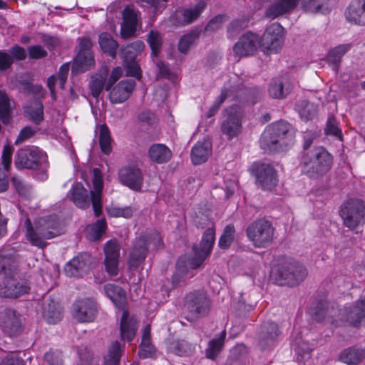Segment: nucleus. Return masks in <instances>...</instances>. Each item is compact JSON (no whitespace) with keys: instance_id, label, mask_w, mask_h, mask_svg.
Returning a JSON list of instances; mask_svg holds the SVG:
<instances>
[{"instance_id":"nucleus-1","label":"nucleus","mask_w":365,"mask_h":365,"mask_svg":"<svg viewBox=\"0 0 365 365\" xmlns=\"http://www.w3.org/2000/svg\"><path fill=\"white\" fill-rule=\"evenodd\" d=\"M25 239L33 246L43 249L47 240L61 234L58 218L56 215L41 217L34 223L26 218L24 224Z\"/></svg>"},{"instance_id":"nucleus-2","label":"nucleus","mask_w":365,"mask_h":365,"mask_svg":"<svg viewBox=\"0 0 365 365\" xmlns=\"http://www.w3.org/2000/svg\"><path fill=\"white\" fill-rule=\"evenodd\" d=\"M215 242V229L207 228L202 237L199 247H194L195 257L187 259L185 257H180L177 262V271L172 277L171 287H167L165 291L177 287L182 280L183 276L189 269H197L210 255Z\"/></svg>"},{"instance_id":"nucleus-3","label":"nucleus","mask_w":365,"mask_h":365,"mask_svg":"<svg viewBox=\"0 0 365 365\" xmlns=\"http://www.w3.org/2000/svg\"><path fill=\"white\" fill-rule=\"evenodd\" d=\"M92 187L90 191L91 198L88 191L81 182L74 184L68 192L70 199L75 205L81 208L90 206L91 201L95 215L98 217L102 212V190L103 181L101 171L98 168L93 170Z\"/></svg>"},{"instance_id":"nucleus-4","label":"nucleus","mask_w":365,"mask_h":365,"mask_svg":"<svg viewBox=\"0 0 365 365\" xmlns=\"http://www.w3.org/2000/svg\"><path fill=\"white\" fill-rule=\"evenodd\" d=\"M294 141V133L290 125L280 120L268 125L261 135L260 147L265 152L283 151Z\"/></svg>"},{"instance_id":"nucleus-5","label":"nucleus","mask_w":365,"mask_h":365,"mask_svg":"<svg viewBox=\"0 0 365 365\" xmlns=\"http://www.w3.org/2000/svg\"><path fill=\"white\" fill-rule=\"evenodd\" d=\"M15 260L11 255L0 253V272L5 276L0 282V296L8 298H17L29 289L28 282L15 277Z\"/></svg>"},{"instance_id":"nucleus-6","label":"nucleus","mask_w":365,"mask_h":365,"mask_svg":"<svg viewBox=\"0 0 365 365\" xmlns=\"http://www.w3.org/2000/svg\"><path fill=\"white\" fill-rule=\"evenodd\" d=\"M332 156L323 147H316L304 151L300 167L302 173L311 179H318L327 174L331 169Z\"/></svg>"},{"instance_id":"nucleus-7","label":"nucleus","mask_w":365,"mask_h":365,"mask_svg":"<svg viewBox=\"0 0 365 365\" xmlns=\"http://www.w3.org/2000/svg\"><path fill=\"white\" fill-rule=\"evenodd\" d=\"M14 165L18 169L34 170V177L38 180L44 181L48 177L47 155L37 147H26L18 150Z\"/></svg>"},{"instance_id":"nucleus-8","label":"nucleus","mask_w":365,"mask_h":365,"mask_svg":"<svg viewBox=\"0 0 365 365\" xmlns=\"http://www.w3.org/2000/svg\"><path fill=\"white\" fill-rule=\"evenodd\" d=\"M104 292L118 309L123 310L120 320V336L123 340L131 341L135 336L138 325L136 319L133 317H130L128 311L124 310L125 291L115 284H107L104 286Z\"/></svg>"},{"instance_id":"nucleus-9","label":"nucleus","mask_w":365,"mask_h":365,"mask_svg":"<svg viewBox=\"0 0 365 365\" xmlns=\"http://www.w3.org/2000/svg\"><path fill=\"white\" fill-rule=\"evenodd\" d=\"M307 269L291 259L282 260L271 271V277L279 285L296 286L307 277Z\"/></svg>"},{"instance_id":"nucleus-10","label":"nucleus","mask_w":365,"mask_h":365,"mask_svg":"<svg viewBox=\"0 0 365 365\" xmlns=\"http://www.w3.org/2000/svg\"><path fill=\"white\" fill-rule=\"evenodd\" d=\"M153 245L158 248L161 245V238L157 232L143 235L137 238L133 242L128 262L131 269H136L145 260L148 250V246Z\"/></svg>"},{"instance_id":"nucleus-11","label":"nucleus","mask_w":365,"mask_h":365,"mask_svg":"<svg viewBox=\"0 0 365 365\" xmlns=\"http://www.w3.org/2000/svg\"><path fill=\"white\" fill-rule=\"evenodd\" d=\"M248 239L255 247L269 246L273 239L274 228L272 223L265 219H259L252 222L246 230Z\"/></svg>"},{"instance_id":"nucleus-12","label":"nucleus","mask_w":365,"mask_h":365,"mask_svg":"<svg viewBox=\"0 0 365 365\" xmlns=\"http://www.w3.org/2000/svg\"><path fill=\"white\" fill-rule=\"evenodd\" d=\"M340 215L343 224L350 230H355L365 224V202L358 199H350L341 206Z\"/></svg>"},{"instance_id":"nucleus-13","label":"nucleus","mask_w":365,"mask_h":365,"mask_svg":"<svg viewBox=\"0 0 365 365\" xmlns=\"http://www.w3.org/2000/svg\"><path fill=\"white\" fill-rule=\"evenodd\" d=\"M284 32L279 24H271L260 38L261 49L264 53H278L284 43Z\"/></svg>"},{"instance_id":"nucleus-14","label":"nucleus","mask_w":365,"mask_h":365,"mask_svg":"<svg viewBox=\"0 0 365 365\" xmlns=\"http://www.w3.org/2000/svg\"><path fill=\"white\" fill-rule=\"evenodd\" d=\"M185 307L192 319H198L208 314L210 302L203 292H190L185 298Z\"/></svg>"},{"instance_id":"nucleus-15","label":"nucleus","mask_w":365,"mask_h":365,"mask_svg":"<svg viewBox=\"0 0 365 365\" xmlns=\"http://www.w3.org/2000/svg\"><path fill=\"white\" fill-rule=\"evenodd\" d=\"M252 175L256 179L257 185L264 190H272L278 183L277 170L270 164H254Z\"/></svg>"},{"instance_id":"nucleus-16","label":"nucleus","mask_w":365,"mask_h":365,"mask_svg":"<svg viewBox=\"0 0 365 365\" xmlns=\"http://www.w3.org/2000/svg\"><path fill=\"white\" fill-rule=\"evenodd\" d=\"M92 46V41L89 38L85 37L81 39L79 51L72 66V73H83L94 66Z\"/></svg>"},{"instance_id":"nucleus-17","label":"nucleus","mask_w":365,"mask_h":365,"mask_svg":"<svg viewBox=\"0 0 365 365\" xmlns=\"http://www.w3.org/2000/svg\"><path fill=\"white\" fill-rule=\"evenodd\" d=\"M261 48L260 38L254 33L247 32L240 37L233 46V52L236 61L241 58L253 55Z\"/></svg>"},{"instance_id":"nucleus-18","label":"nucleus","mask_w":365,"mask_h":365,"mask_svg":"<svg viewBox=\"0 0 365 365\" xmlns=\"http://www.w3.org/2000/svg\"><path fill=\"white\" fill-rule=\"evenodd\" d=\"M227 117L221 125V130L229 140L237 137L242 131L241 119L242 113L237 106H233L226 110Z\"/></svg>"},{"instance_id":"nucleus-19","label":"nucleus","mask_w":365,"mask_h":365,"mask_svg":"<svg viewBox=\"0 0 365 365\" xmlns=\"http://www.w3.org/2000/svg\"><path fill=\"white\" fill-rule=\"evenodd\" d=\"M120 245L116 240H110L104 245V265L107 273L115 276L118 272Z\"/></svg>"},{"instance_id":"nucleus-20","label":"nucleus","mask_w":365,"mask_h":365,"mask_svg":"<svg viewBox=\"0 0 365 365\" xmlns=\"http://www.w3.org/2000/svg\"><path fill=\"white\" fill-rule=\"evenodd\" d=\"M96 314V303L92 299H83L77 301L73 305V317L79 322H92L94 320Z\"/></svg>"},{"instance_id":"nucleus-21","label":"nucleus","mask_w":365,"mask_h":365,"mask_svg":"<svg viewBox=\"0 0 365 365\" xmlns=\"http://www.w3.org/2000/svg\"><path fill=\"white\" fill-rule=\"evenodd\" d=\"M92 262V257L89 254L83 253L69 261L65 266L64 272L68 277H82L90 269Z\"/></svg>"},{"instance_id":"nucleus-22","label":"nucleus","mask_w":365,"mask_h":365,"mask_svg":"<svg viewBox=\"0 0 365 365\" xmlns=\"http://www.w3.org/2000/svg\"><path fill=\"white\" fill-rule=\"evenodd\" d=\"M0 326L9 336H14L21 331V316L14 310L6 309L0 313Z\"/></svg>"},{"instance_id":"nucleus-23","label":"nucleus","mask_w":365,"mask_h":365,"mask_svg":"<svg viewBox=\"0 0 365 365\" xmlns=\"http://www.w3.org/2000/svg\"><path fill=\"white\" fill-rule=\"evenodd\" d=\"M294 86V82L289 77L279 76L271 81L268 92L272 98L282 99L292 92Z\"/></svg>"},{"instance_id":"nucleus-24","label":"nucleus","mask_w":365,"mask_h":365,"mask_svg":"<svg viewBox=\"0 0 365 365\" xmlns=\"http://www.w3.org/2000/svg\"><path fill=\"white\" fill-rule=\"evenodd\" d=\"M119 179L122 184L134 190L142 188L143 178L140 170L136 166H127L119 171Z\"/></svg>"},{"instance_id":"nucleus-25","label":"nucleus","mask_w":365,"mask_h":365,"mask_svg":"<svg viewBox=\"0 0 365 365\" xmlns=\"http://www.w3.org/2000/svg\"><path fill=\"white\" fill-rule=\"evenodd\" d=\"M339 318L354 327L365 323V299L357 302L353 307L340 310Z\"/></svg>"},{"instance_id":"nucleus-26","label":"nucleus","mask_w":365,"mask_h":365,"mask_svg":"<svg viewBox=\"0 0 365 365\" xmlns=\"http://www.w3.org/2000/svg\"><path fill=\"white\" fill-rule=\"evenodd\" d=\"M205 4L199 2L195 6L178 11L171 16L172 22L175 25H186L195 21L204 11Z\"/></svg>"},{"instance_id":"nucleus-27","label":"nucleus","mask_w":365,"mask_h":365,"mask_svg":"<svg viewBox=\"0 0 365 365\" xmlns=\"http://www.w3.org/2000/svg\"><path fill=\"white\" fill-rule=\"evenodd\" d=\"M135 87V81L126 79L120 81L110 92V100L113 103H122L128 99Z\"/></svg>"},{"instance_id":"nucleus-28","label":"nucleus","mask_w":365,"mask_h":365,"mask_svg":"<svg viewBox=\"0 0 365 365\" xmlns=\"http://www.w3.org/2000/svg\"><path fill=\"white\" fill-rule=\"evenodd\" d=\"M121 35L123 38L132 36L136 29L138 21V11L130 6H126L123 12Z\"/></svg>"},{"instance_id":"nucleus-29","label":"nucleus","mask_w":365,"mask_h":365,"mask_svg":"<svg viewBox=\"0 0 365 365\" xmlns=\"http://www.w3.org/2000/svg\"><path fill=\"white\" fill-rule=\"evenodd\" d=\"M348 21L358 25L365 24V0L353 1L345 13Z\"/></svg>"},{"instance_id":"nucleus-30","label":"nucleus","mask_w":365,"mask_h":365,"mask_svg":"<svg viewBox=\"0 0 365 365\" xmlns=\"http://www.w3.org/2000/svg\"><path fill=\"white\" fill-rule=\"evenodd\" d=\"M212 143L210 140L204 139L198 141L192 148L191 152L192 161L195 165L205 163L211 154Z\"/></svg>"},{"instance_id":"nucleus-31","label":"nucleus","mask_w":365,"mask_h":365,"mask_svg":"<svg viewBox=\"0 0 365 365\" xmlns=\"http://www.w3.org/2000/svg\"><path fill=\"white\" fill-rule=\"evenodd\" d=\"M299 0H276L267 9L266 15L274 19L292 11L297 5Z\"/></svg>"},{"instance_id":"nucleus-32","label":"nucleus","mask_w":365,"mask_h":365,"mask_svg":"<svg viewBox=\"0 0 365 365\" xmlns=\"http://www.w3.org/2000/svg\"><path fill=\"white\" fill-rule=\"evenodd\" d=\"M108 72V68L104 66L101 68L98 72L91 76L89 86L91 94L94 98H98L103 88H106Z\"/></svg>"},{"instance_id":"nucleus-33","label":"nucleus","mask_w":365,"mask_h":365,"mask_svg":"<svg viewBox=\"0 0 365 365\" xmlns=\"http://www.w3.org/2000/svg\"><path fill=\"white\" fill-rule=\"evenodd\" d=\"M278 336V327L274 322H266L262 326V330L259 334L260 345L265 346L272 344Z\"/></svg>"},{"instance_id":"nucleus-34","label":"nucleus","mask_w":365,"mask_h":365,"mask_svg":"<svg viewBox=\"0 0 365 365\" xmlns=\"http://www.w3.org/2000/svg\"><path fill=\"white\" fill-rule=\"evenodd\" d=\"M350 48L351 44H341L331 48L328 53L327 56V61L335 72L339 69L342 57Z\"/></svg>"},{"instance_id":"nucleus-35","label":"nucleus","mask_w":365,"mask_h":365,"mask_svg":"<svg viewBox=\"0 0 365 365\" xmlns=\"http://www.w3.org/2000/svg\"><path fill=\"white\" fill-rule=\"evenodd\" d=\"M150 327L147 325L143 329L142 341L140 346L138 356L142 359L153 358L155 354V349L150 342Z\"/></svg>"},{"instance_id":"nucleus-36","label":"nucleus","mask_w":365,"mask_h":365,"mask_svg":"<svg viewBox=\"0 0 365 365\" xmlns=\"http://www.w3.org/2000/svg\"><path fill=\"white\" fill-rule=\"evenodd\" d=\"M364 357V350L355 346L344 349L340 356L341 361L348 365H356Z\"/></svg>"},{"instance_id":"nucleus-37","label":"nucleus","mask_w":365,"mask_h":365,"mask_svg":"<svg viewBox=\"0 0 365 365\" xmlns=\"http://www.w3.org/2000/svg\"><path fill=\"white\" fill-rule=\"evenodd\" d=\"M148 153L150 159L157 163H166L171 158L170 150L163 144L153 145Z\"/></svg>"},{"instance_id":"nucleus-38","label":"nucleus","mask_w":365,"mask_h":365,"mask_svg":"<svg viewBox=\"0 0 365 365\" xmlns=\"http://www.w3.org/2000/svg\"><path fill=\"white\" fill-rule=\"evenodd\" d=\"M26 115L34 123L38 125L43 120V106L39 101H34L25 108Z\"/></svg>"},{"instance_id":"nucleus-39","label":"nucleus","mask_w":365,"mask_h":365,"mask_svg":"<svg viewBox=\"0 0 365 365\" xmlns=\"http://www.w3.org/2000/svg\"><path fill=\"white\" fill-rule=\"evenodd\" d=\"M145 48V44L141 41H134L121 48V55L124 61L135 60V57L140 53Z\"/></svg>"},{"instance_id":"nucleus-40","label":"nucleus","mask_w":365,"mask_h":365,"mask_svg":"<svg viewBox=\"0 0 365 365\" xmlns=\"http://www.w3.org/2000/svg\"><path fill=\"white\" fill-rule=\"evenodd\" d=\"M226 337V331L223 330L219 336L211 340L206 350V356L207 358L214 359L221 351Z\"/></svg>"},{"instance_id":"nucleus-41","label":"nucleus","mask_w":365,"mask_h":365,"mask_svg":"<svg viewBox=\"0 0 365 365\" xmlns=\"http://www.w3.org/2000/svg\"><path fill=\"white\" fill-rule=\"evenodd\" d=\"M13 102L4 91H0V118L4 123H8L11 118Z\"/></svg>"},{"instance_id":"nucleus-42","label":"nucleus","mask_w":365,"mask_h":365,"mask_svg":"<svg viewBox=\"0 0 365 365\" xmlns=\"http://www.w3.org/2000/svg\"><path fill=\"white\" fill-rule=\"evenodd\" d=\"M296 109L299 115L304 120H309L313 119L317 113V107L312 103L302 101L299 102Z\"/></svg>"},{"instance_id":"nucleus-43","label":"nucleus","mask_w":365,"mask_h":365,"mask_svg":"<svg viewBox=\"0 0 365 365\" xmlns=\"http://www.w3.org/2000/svg\"><path fill=\"white\" fill-rule=\"evenodd\" d=\"M99 44L104 53L112 57L115 56L118 48L117 42L107 33H103L99 36Z\"/></svg>"},{"instance_id":"nucleus-44","label":"nucleus","mask_w":365,"mask_h":365,"mask_svg":"<svg viewBox=\"0 0 365 365\" xmlns=\"http://www.w3.org/2000/svg\"><path fill=\"white\" fill-rule=\"evenodd\" d=\"M123 349L118 341H115L110 347L108 354L104 357L103 365H119Z\"/></svg>"},{"instance_id":"nucleus-45","label":"nucleus","mask_w":365,"mask_h":365,"mask_svg":"<svg viewBox=\"0 0 365 365\" xmlns=\"http://www.w3.org/2000/svg\"><path fill=\"white\" fill-rule=\"evenodd\" d=\"M99 143L103 153L108 155L111 152V138L108 128L103 124L99 127Z\"/></svg>"},{"instance_id":"nucleus-46","label":"nucleus","mask_w":365,"mask_h":365,"mask_svg":"<svg viewBox=\"0 0 365 365\" xmlns=\"http://www.w3.org/2000/svg\"><path fill=\"white\" fill-rule=\"evenodd\" d=\"M198 37L199 34L196 31H192L181 36L178 46V51L182 53H187Z\"/></svg>"},{"instance_id":"nucleus-47","label":"nucleus","mask_w":365,"mask_h":365,"mask_svg":"<svg viewBox=\"0 0 365 365\" xmlns=\"http://www.w3.org/2000/svg\"><path fill=\"white\" fill-rule=\"evenodd\" d=\"M106 223L105 220H98L96 223L88 227V235L91 240H98L105 233Z\"/></svg>"},{"instance_id":"nucleus-48","label":"nucleus","mask_w":365,"mask_h":365,"mask_svg":"<svg viewBox=\"0 0 365 365\" xmlns=\"http://www.w3.org/2000/svg\"><path fill=\"white\" fill-rule=\"evenodd\" d=\"M235 237V230L233 225H227L219 240L220 248L226 249L233 242Z\"/></svg>"},{"instance_id":"nucleus-49","label":"nucleus","mask_w":365,"mask_h":365,"mask_svg":"<svg viewBox=\"0 0 365 365\" xmlns=\"http://www.w3.org/2000/svg\"><path fill=\"white\" fill-rule=\"evenodd\" d=\"M148 42L152 51V54L157 57L160 51L162 46V37L155 31H151L148 36Z\"/></svg>"},{"instance_id":"nucleus-50","label":"nucleus","mask_w":365,"mask_h":365,"mask_svg":"<svg viewBox=\"0 0 365 365\" xmlns=\"http://www.w3.org/2000/svg\"><path fill=\"white\" fill-rule=\"evenodd\" d=\"M11 182L19 195L29 197L31 194V187L21 178L14 176L11 179Z\"/></svg>"},{"instance_id":"nucleus-51","label":"nucleus","mask_w":365,"mask_h":365,"mask_svg":"<svg viewBox=\"0 0 365 365\" xmlns=\"http://www.w3.org/2000/svg\"><path fill=\"white\" fill-rule=\"evenodd\" d=\"M43 314L48 324H56L62 318L61 311L58 310L54 305L53 306L52 309L49 308L48 310H46L44 308Z\"/></svg>"},{"instance_id":"nucleus-52","label":"nucleus","mask_w":365,"mask_h":365,"mask_svg":"<svg viewBox=\"0 0 365 365\" xmlns=\"http://www.w3.org/2000/svg\"><path fill=\"white\" fill-rule=\"evenodd\" d=\"M193 346L186 341H178L175 346L174 352L178 356L189 355L193 351Z\"/></svg>"},{"instance_id":"nucleus-53","label":"nucleus","mask_w":365,"mask_h":365,"mask_svg":"<svg viewBox=\"0 0 365 365\" xmlns=\"http://www.w3.org/2000/svg\"><path fill=\"white\" fill-rule=\"evenodd\" d=\"M312 347L306 346L304 342L299 344L296 348V352L298 355L297 359L299 361H305L310 359Z\"/></svg>"},{"instance_id":"nucleus-54","label":"nucleus","mask_w":365,"mask_h":365,"mask_svg":"<svg viewBox=\"0 0 365 365\" xmlns=\"http://www.w3.org/2000/svg\"><path fill=\"white\" fill-rule=\"evenodd\" d=\"M125 66L127 68V76L135 77L138 79L141 77L140 69L135 60L124 61Z\"/></svg>"},{"instance_id":"nucleus-55","label":"nucleus","mask_w":365,"mask_h":365,"mask_svg":"<svg viewBox=\"0 0 365 365\" xmlns=\"http://www.w3.org/2000/svg\"><path fill=\"white\" fill-rule=\"evenodd\" d=\"M13 148L10 145H5L2 152V164L4 165V170H9L11 163V157L13 153Z\"/></svg>"},{"instance_id":"nucleus-56","label":"nucleus","mask_w":365,"mask_h":365,"mask_svg":"<svg viewBox=\"0 0 365 365\" xmlns=\"http://www.w3.org/2000/svg\"><path fill=\"white\" fill-rule=\"evenodd\" d=\"M123 69L122 68L117 66L114 68L110 73V76L106 84V91H108L111 89L114 83L122 76Z\"/></svg>"},{"instance_id":"nucleus-57","label":"nucleus","mask_w":365,"mask_h":365,"mask_svg":"<svg viewBox=\"0 0 365 365\" xmlns=\"http://www.w3.org/2000/svg\"><path fill=\"white\" fill-rule=\"evenodd\" d=\"M28 52L29 58L32 59H39L47 56V51L39 45L30 46Z\"/></svg>"},{"instance_id":"nucleus-58","label":"nucleus","mask_w":365,"mask_h":365,"mask_svg":"<svg viewBox=\"0 0 365 365\" xmlns=\"http://www.w3.org/2000/svg\"><path fill=\"white\" fill-rule=\"evenodd\" d=\"M302 5L306 12L314 14L320 10L322 1L320 0H309L308 1L303 0Z\"/></svg>"},{"instance_id":"nucleus-59","label":"nucleus","mask_w":365,"mask_h":365,"mask_svg":"<svg viewBox=\"0 0 365 365\" xmlns=\"http://www.w3.org/2000/svg\"><path fill=\"white\" fill-rule=\"evenodd\" d=\"M0 365H24V361L15 352L7 354L0 363Z\"/></svg>"},{"instance_id":"nucleus-60","label":"nucleus","mask_w":365,"mask_h":365,"mask_svg":"<svg viewBox=\"0 0 365 365\" xmlns=\"http://www.w3.org/2000/svg\"><path fill=\"white\" fill-rule=\"evenodd\" d=\"M326 131L328 134L333 135L338 137L340 140L342 139L341 133L339 128L338 123L336 120L331 118L327 121Z\"/></svg>"},{"instance_id":"nucleus-61","label":"nucleus","mask_w":365,"mask_h":365,"mask_svg":"<svg viewBox=\"0 0 365 365\" xmlns=\"http://www.w3.org/2000/svg\"><path fill=\"white\" fill-rule=\"evenodd\" d=\"M44 359L49 365L62 364L61 354L58 351H49L46 353Z\"/></svg>"},{"instance_id":"nucleus-62","label":"nucleus","mask_w":365,"mask_h":365,"mask_svg":"<svg viewBox=\"0 0 365 365\" xmlns=\"http://www.w3.org/2000/svg\"><path fill=\"white\" fill-rule=\"evenodd\" d=\"M14 63L12 56L6 51H0V70L9 68Z\"/></svg>"},{"instance_id":"nucleus-63","label":"nucleus","mask_w":365,"mask_h":365,"mask_svg":"<svg viewBox=\"0 0 365 365\" xmlns=\"http://www.w3.org/2000/svg\"><path fill=\"white\" fill-rule=\"evenodd\" d=\"M244 27V23H242L240 20H235L232 21L227 28V33L229 36L234 37Z\"/></svg>"},{"instance_id":"nucleus-64","label":"nucleus","mask_w":365,"mask_h":365,"mask_svg":"<svg viewBox=\"0 0 365 365\" xmlns=\"http://www.w3.org/2000/svg\"><path fill=\"white\" fill-rule=\"evenodd\" d=\"M9 52V54L12 56L13 59L16 58L17 60L22 61L24 60L26 56L25 49L18 45L11 47Z\"/></svg>"}]
</instances>
